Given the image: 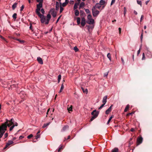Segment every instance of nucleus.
I'll return each instance as SVG.
<instances>
[{
    "instance_id": "37",
    "label": "nucleus",
    "mask_w": 152,
    "mask_h": 152,
    "mask_svg": "<svg viewBox=\"0 0 152 152\" xmlns=\"http://www.w3.org/2000/svg\"><path fill=\"white\" fill-rule=\"evenodd\" d=\"M88 20L92 18L91 15L90 14H89L87 17Z\"/></svg>"
},
{
    "instance_id": "28",
    "label": "nucleus",
    "mask_w": 152,
    "mask_h": 152,
    "mask_svg": "<svg viewBox=\"0 0 152 152\" xmlns=\"http://www.w3.org/2000/svg\"><path fill=\"white\" fill-rule=\"evenodd\" d=\"M17 3H15L12 5V8L13 10H14L15 8L16 7Z\"/></svg>"
},
{
    "instance_id": "4",
    "label": "nucleus",
    "mask_w": 152,
    "mask_h": 152,
    "mask_svg": "<svg viewBox=\"0 0 152 152\" xmlns=\"http://www.w3.org/2000/svg\"><path fill=\"white\" fill-rule=\"evenodd\" d=\"M92 14L94 17H96L99 14V12L96 10L95 7H93L92 9Z\"/></svg>"
},
{
    "instance_id": "35",
    "label": "nucleus",
    "mask_w": 152,
    "mask_h": 152,
    "mask_svg": "<svg viewBox=\"0 0 152 152\" xmlns=\"http://www.w3.org/2000/svg\"><path fill=\"white\" fill-rule=\"evenodd\" d=\"M137 3L140 5L141 6H142V2L141 1H139V0H137Z\"/></svg>"
},
{
    "instance_id": "63",
    "label": "nucleus",
    "mask_w": 152,
    "mask_h": 152,
    "mask_svg": "<svg viewBox=\"0 0 152 152\" xmlns=\"http://www.w3.org/2000/svg\"><path fill=\"white\" fill-rule=\"evenodd\" d=\"M61 148H62V146H61L58 149V152H59L61 150Z\"/></svg>"
},
{
    "instance_id": "14",
    "label": "nucleus",
    "mask_w": 152,
    "mask_h": 152,
    "mask_svg": "<svg viewBox=\"0 0 152 152\" xmlns=\"http://www.w3.org/2000/svg\"><path fill=\"white\" fill-rule=\"evenodd\" d=\"M113 105H112L106 111L105 113L106 114H108L112 110V107Z\"/></svg>"
},
{
    "instance_id": "41",
    "label": "nucleus",
    "mask_w": 152,
    "mask_h": 152,
    "mask_svg": "<svg viewBox=\"0 0 152 152\" xmlns=\"http://www.w3.org/2000/svg\"><path fill=\"white\" fill-rule=\"evenodd\" d=\"M37 2H39V3L42 4L43 0H37Z\"/></svg>"
},
{
    "instance_id": "36",
    "label": "nucleus",
    "mask_w": 152,
    "mask_h": 152,
    "mask_svg": "<svg viewBox=\"0 0 152 152\" xmlns=\"http://www.w3.org/2000/svg\"><path fill=\"white\" fill-rule=\"evenodd\" d=\"M64 10L63 8L61 6V5L60 6V12L61 13Z\"/></svg>"
},
{
    "instance_id": "52",
    "label": "nucleus",
    "mask_w": 152,
    "mask_h": 152,
    "mask_svg": "<svg viewBox=\"0 0 152 152\" xmlns=\"http://www.w3.org/2000/svg\"><path fill=\"white\" fill-rule=\"evenodd\" d=\"M115 2V0H112L111 3V5L113 4Z\"/></svg>"
},
{
    "instance_id": "43",
    "label": "nucleus",
    "mask_w": 152,
    "mask_h": 152,
    "mask_svg": "<svg viewBox=\"0 0 152 152\" xmlns=\"http://www.w3.org/2000/svg\"><path fill=\"white\" fill-rule=\"evenodd\" d=\"M67 109L69 111H72V106H71L69 107H68Z\"/></svg>"
},
{
    "instance_id": "39",
    "label": "nucleus",
    "mask_w": 152,
    "mask_h": 152,
    "mask_svg": "<svg viewBox=\"0 0 152 152\" xmlns=\"http://www.w3.org/2000/svg\"><path fill=\"white\" fill-rule=\"evenodd\" d=\"M15 126V125H14V124H13V125L12 126H11L10 127V131H12L13 129L14 128V127Z\"/></svg>"
},
{
    "instance_id": "18",
    "label": "nucleus",
    "mask_w": 152,
    "mask_h": 152,
    "mask_svg": "<svg viewBox=\"0 0 152 152\" xmlns=\"http://www.w3.org/2000/svg\"><path fill=\"white\" fill-rule=\"evenodd\" d=\"M106 3L105 1L104 0H100L99 2V4H100V5L102 6V5H104V4Z\"/></svg>"
},
{
    "instance_id": "55",
    "label": "nucleus",
    "mask_w": 152,
    "mask_h": 152,
    "mask_svg": "<svg viewBox=\"0 0 152 152\" xmlns=\"http://www.w3.org/2000/svg\"><path fill=\"white\" fill-rule=\"evenodd\" d=\"M24 8V6L23 5H22L21 7V9L20 10L21 11H22L23 10Z\"/></svg>"
},
{
    "instance_id": "27",
    "label": "nucleus",
    "mask_w": 152,
    "mask_h": 152,
    "mask_svg": "<svg viewBox=\"0 0 152 152\" xmlns=\"http://www.w3.org/2000/svg\"><path fill=\"white\" fill-rule=\"evenodd\" d=\"M79 3H75L74 6V10L76 9L77 8V6L79 5Z\"/></svg>"
},
{
    "instance_id": "29",
    "label": "nucleus",
    "mask_w": 152,
    "mask_h": 152,
    "mask_svg": "<svg viewBox=\"0 0 152 152\" xmlns=\"http://www.w3.org/2000/svg\"><path fill=\"white\" fill-rule=\"evenodd\" d=\"M81 89L84 93H86V94H87L88 93V91L87 89L86 88L85 89H84L83 87H81Z\"/></svg>"
},
{
    "instance_id": "20",
    "label": "nucleus",
    "mask_w": 152,
    "mask_h": 152,
    "mask_svg": "<svg viewBox=\"0 0 152 152\" xmlns=\"http://www.w3.org/2000/svg\"><path fill=\"white\" fill-rule=\"evenodd\" d=\"M59 6V3L57 1L56 2V10H58Z\"/></svg>"
},
{
    "instance_id": "19",
    "label": "nucleus",
    "mask_w": 152,
    "mask_h": 152,
    "mask_svg": "<svg viewBox=\"0 0 152 152\" xmlns=\"http://www.w3.org/2000/svg\"><path fill=\"white\" fill-rule=\"evenodd\" d=\"M101 6L100 5V4H99V3H97L95 6L94 7H95V8H97L99 9H100V8L101 7Z\"/></svg>"
},
{
    "instance_id": "57",
    "label": "nucleus",
    "mask_w": 152,
    "mask_h": 152,
    "mask_svg": "<svg viewBox=\"0 0 152 152\" xmlns=\"http://www.w3.org/2000/svg\"><path fill=\"white\" fill-rule=\"evenodd\" d=\"M143 17H144V16L143 15H142L141 16L140 19V21L141 22H142Z\"/></svg>"
},
{
    "instance_id": "2",
    "label": "nucleus",
    "mask_w": 152,
    "mask_h": 152,
    "mask_svg": "<svg viewBox=\"0 0 152 152\" xmlns=\"http://www.w3.org/2000/svg\"><path fill=\"white\" fill-rule=\"evenodd\" d=\"M99 114V112L96 111V110H94L91 113V114L93 115L91 118L90 121H92L94 119L96 118L98 116Z\"/></svg>"
},
{
    "instance_id": "11",
    "label": "nucleus",
    "mask_w": 152,
    "mask_h": 152,
    "mask_svg": "<svg viewBox=\"0 0 152 152\" xmlns=\"http://www.w3.org/2000/svg\"><path fill=\"white\" fill-rule=\"evenodd\" d=\"M81 25L82 26H84L86 24V20L84 18H82L81 19Z\"/></svg>"
},
{
    "instance_id": "25",
    "label": "nucleus",
    "mask_w": 152,
    "mask_h": 152,
    "mask_svg": "<svg viewBox=\"0 0 152 152\" xmlns=\"http://www.w3.org/2000/svg\"><path fill=\"white\" fill-rule=\"evenodd\" d=\"M129 104H127L126 107L124 110V112H126L127 111L128 109H129Z\"/></svg>"
},
{
    "instance_id": "59",
    "label": "nucleus",
    "mask_w": 152,
    "mask_h": 152,
    "mask_svg": "<svg viewBox=\"0 0 152 152\" xmlns=\"http://www.w3.org/2000/svg\"><path fill=\"white\" fill-rule=\"evenodd\" d=\"M13 86L14 87H16V86L15 84H14L10 85V87L12 88L13 87Z\"/></svg>"
},
{
    "instance_id": "13",
    "label": "nucleus",
    "mask_w": 152,
    "mask_h": 152,
    "mask_svg": "<svg viewBox=\"0 0 152 152\" xmlns=\"http://www.w3.org/2000/svg\"><path fill=\"white\" fill-rule=\"evenodd\" d=\"M25 92L23 91H22L20 94V96L22 99H24L26 96V95L24 94Z\"/></svg>"
},
{
    "instance_id": "23",
    "label": "nucleus",
    "mask_w": 152,
    "mask_h": 152,
    "mask_svg": "<svg viewBox=\"0 0 152 152\" xmlns=\"http://www.w3.org/2000/svg\"><path fill=\"white\" fill-rule=\"evenodd\" d=\"M80 18L79 17H77V22L78 25H79L80 23Z\"/></svg>"
},
{
    "instance_id": "34",
    "label": "nucleus",
    "mask_w": 152,
    "mask_h": 152,
    "mask_svg": "<svg viewBox=\"0 0 152 152\" xmlns=\"http://www.w3.org/2000/svg\"><path fill=\"white\" fill-rule=\"evenodd\" d=\"M16 16H17V14H16V13H14L13 14V15L12 17L14 19H15L17 18Z\"/></svg>"
},
{
    "instance_id": "40",
    "label": "nucleus",
    "mask_w": 152,
    "mask_h": 152,
    "mask_svg": "<svg viewBox=\"0 0 152 152\" xmlns=\"http://www.w3.org/2000/svg\"><path fill=\"white\" fill-rule=\"evenodd\" d=\"M74 50H75V52H77V51H78V49L76 46L74 47Z\"/></svg>"
},
{
    "instance_id": "46",
    "label": "nucleus",
    "mask_w": 152,
    "mask_h": 152,
    "mask_svg": "<svg viewBox=\"0 0 152 152\" xmlns=\"http://www.w3.org/2000/svg\"><path fill=\"white\" fill-rule=\"evenodd\" d=\"M105 104H104V103H103V104H102L98 108V109L99 110H100V109H102L104 106V105Z\"/></svg>"
},
{
    "instance_id": "22",
    "label": "nucleus",
    "mask_w": 152,
    "mask_h": 152,
    "mask_svg": "<svg viewBox=\"0 0 152 152\" xmlns=\"http://www.w3.org/2000/svg\"><path fill=\"white\" fill-rule=\"evenodd\" d=\"M79 14V12L78 10H75V15L76 16H78Z\"/></svg>"
},
{
    "instance_id": "32",
    "label": "nucleus",
    "mask_w": 152,
    "mask_h": 152,
    "mask_svg": "<svg viewBox=\"0 0 152 152\" xmlns=\"http://www.w3.org/2000/svg\"><path fill=\"white\" fill-rule=\"evenodd\" d=\"M112 152H118V149L117 148H115L112 150Z\"/></svg>"
},
{
    "instance_id": "7",
    "label": "nucleus",
    "mask_w": 152,
    "mask_h": 152,
    "mask_svg": "<svg viewBox=\"0 0 152 152\" xmlns=\"http://www.w3.org/2000/svg\"><path fill=\"white\" fill-rule=\"evenodd\" d=\"M142 138L140 137L137 138V142L138 145L141 144L142 141Z\"/></svg>"
},
{
    "instance_id": "45",
    "label": "nucleus",
    "mask_w": 152,
    "mask_h": 152,
    "mask_svg": "<svg viewBox=\"0 0 152 152\" xmlns=\"http://www.w3.org/2000/svg\"><path fill=\"white\" fill-rule=\"evenodd\" d=\"M85 11L88 14V13H89L90 12V11L89 10V9H85Z\"/></svg>"
},
{
    "instance_id": "16",
    "label": "nucleus",
    "mask_w": 152,
    "mask_h": 152,
    "mask_svg": "<svg viewBox=\"0 0 152 152\" xmlns=\"http://www.w3.org/2000/svg\"><path fill=\"white\" fill-rule=\"evenodd\" d=\"M69 128V126L67 125H66L64 126L63 128L61 130V131L62 132H64L67 129H68Z\"/></svg>"
},
{
    "instance_id": "51",
    "label": "nucleus",
    "mask_w": 152,
    "mask_h": 152,
    "mask_svg": "<svg viewBox=\"0 0 152 152\" xmlns=\"http://www.w3.org/2000/svg\"><path fill=\"white\" fill-rule=\"evenodd\" d=\"M41 10V12L43 14H44V13H45V11L43 9V8H42Z\"/></svg>"
},
{
    "instance_id": "5",
    "label": "nucleus",
    "mask_w": 152,
    "mask_h": 152,
    "mask_svg": "<svg viewBox=\"0 0 152 152\" xmlns=\"http://www.w3.org/2000/svg\"><path fill=\"white\" fill-rule=\"evenodd\" d=\"M42 7V4L39 3L37 5V8L36 10V13L38 15L39 13H40L39 11L40 10V9Z\"/></svg>"
},
{
    "instance_id": "61",
    "label": "nucleus",
    "mask_w": 152,
    "mask_h": 152,
    "mask_svg": "<svg viewBox=\"0 0 152 152\" xmlns=\"http://www.w3.org/2000/svg\"><path fill=\"white\" fill-rule=\"evenodd\" d=\"M1 38L3 39V40H4L6 42H7L6 41V40L5 39V38H4L3 37H2V36H1Z\"/></svg>"
},
{
    "instance_id": "38",
    "label": "nucleus",
    "mask_w": 152,
    "mask_h": 152,
    "mask_svg": "<svg viewBox=\"0 0 152 152\" xmlns=\"http://www.w3.org/2000/svg\"><path fill=\"white\" fill-rule=\"evenodd\" d=\"M49 125V123H47L46 124H44L43 126H42V128H45L47 126H48Z\"/></svg>"
},
{
    "instance_id": "62",
    "label": "nucleus",
    "mask_w": 152,
    "mask_h": 152,
    "mask_svg": "<svg viewBox=\"0 0 152 152\" xmlns=\"http://www.w3.org/2000/svg\"><path fill=\"white\" fill-rule=\"evenodd\" d=\"M24 137L22 136H20L19 137V139H21L23 138Z\"/></svg>"
},
{
    "instance_id": "48",
    "label": "nucleus",
    "mask_w": 152,
    "mask_h": 152,
    "mask_svg": "<svg viewBox=\"0 0 152 152\" xmlns=\"http://www.w3.org/2000/svg\"><path fill=\"white\" fill-rule=\"evenodd\" d=\"M33 136V135L32 134H30L29 135H28L27 136V138L28 139H30Z\"/></svg>"
},
{
    "instance_id": "6",
    "label": "nucleus",
    "mask_w": 152,
    "mask_h": 152,
    "mask_svg": "<svg viewBox=\"0 0 152 152\" xmlns=\"http://www.w3.org/2000/svg\"><path fill=\"white\" fill-rule=\"evenodd\" d=\"M50 12L53 18H55L56 17V13L54 9H51Z\"/></svg>"
},
{
    "instance_id": "50",
    "label": "nucleus",
    "mask_w": 152,
    "mask_h": 152,
    "mask_svg": "<svg viewBox=\"0 0 152 152\" xmlns=\"http://www.w3.org/2000/svg\"><path fill=\"white\" fill-rule=\"evenodd\" d=\"M142 38H143V33H142L141 34V36H140V40H141V42H142Z\"/></svg>"
},
{
    "instance_id": "3",
    "label": "nucleus",
    "mask_w": 152,
    "mask_h": 152,
    "mask_svg": "<svg viewBox=\"0 0 152 152\" xmlns=\"http://www.w3.org/2000/svg\"><path fill=\"white\" fill-rule=\"evenodd\" d=\"M7 126L10 127V125L8 124V121L3 124L1 126H0V132L5 128H7Z\"/></svg>"
},
{
    "instance_id": "12",
    "label": "nucleus",
    "mask_w": 152,
    "mask_h": 152,
    "mask_svg": "<svg viewBox=\"0 0 152 152\" xmlns=\"http://www.w3.org/2000/svg\"><path fill=\"white\" fill-rule=\"evenodd\" d=\"M8 121V124L10 125V126L14 124V121L13 118H12L9 121L6 119V121Z\"/></svg>"
},
{
    "instance_id": "1",
    "label": "nucleus",
    "mask_w": 152,
    "mask_h": 152,
    "mask_svg": "<svg viewBox=\"0 0 152 152\" xmlns=\"http://www.w3.org/2000/svg\"><path fill=\"white\" fill-rule=\"evenodd\" d=\"M41 18V21L42 23H45L46 24H48L49 23V21L51 18V15L50 14H48L46 18L42 15L41 13H39L37 15Z\"/></svg>"
},
{
    "instance_id": "49",
    "label": "nucleus",
    "mask_w": 152,
    "mask_h": 152,
    "mask_svg": "<svg viewBox=\"0 0 152 152\" xmlns=\"http://www.w3.org/2000/svg\"><path fill=\"white\" fill-rule=\"evenodd\" d=\"M37 135L36 136V139H37L38 138H40V135L39 134H36Z\"/></svg>"
},
{
    "instance_id": "44",
    "label": "nucleus",
    "mask_w": 152,
    "mask_h": 152,
    "mask_svg": "<svg viewBox=\"0 0 152 152\" xmlns=\"http://www.w3.org/2000/svg\"><path fill=\"white\" fill-rule=\"evenodd\" d=\"M13 143V142L12 140H10L8 141L7 143H8V144L10 145L12 144Z\"/></svg>"
},
{
    "instance_id": "21",
    "label": "nucleus",
    "mask_w": 152,
    "mask_h": 152,
    "mask_svg": "<svg viewBox=\"0 0 152 152\" xmlns=\"http://www.w3.org/2000/svg\"><path fill=\"white\" fill-rule=\"evenodd\" d=\"M64 85L63 84V83L62 84H61L59 93H61L62 91H63V89L64 88Z\"/></svg>"
},
{
    "instance_id": "54",
    "label": "nucleus",
    "mask_w": 152,
    "mask_h": 152,
    "mask_svg": "<svg viewBox=\"0 0 152 152\" xmlns=\"http://www.w3.org/2000/svg\"><path fill=\"white\" fill-rule=\"evenodd\" d=\"M145 59V56L144 53H143L142 54V60H144Z\"/></svg>"
},
{
    "instance_id": "60",
    "label": "nucleus",
    "mask_w": 152,
    "mask_h": 152,
    "mask_svg": "<svg viewBox=\"0 0 152 152\" xmlns=\"http://www.w3.org/2000/svg\"><path fill=\"white\" fill-rule=\"evenodd\" d=\"M121 61H122V63L123 64H124V61L123 59V58H121Z\"/></svg>"
},
{
    "instance_id": "8",
    "label": "nucleus",
    "mask_w": 152,
    "mask_h": 152,
    "mask_svg": "<svg viewBox=\"0 0 152 152\" xmlns=\"http://www.w3.org/2000/svg\"><path fill=\"white\" fill-rule=\"evenodd\" d=\"M94 20L93 18L87 20V23L89 24H93L94 23Z\"/></svg>"
},
{
    "instance_id": "56",
    "label": "nucleus",
    "mask_w": 152,
    "mask_h": 152,
    "mask_svg": "<svg viewBox=\"0 0 152 152\" xmlns=\"http://www.w3.org/2000/svg\"><path fill=\"white\" fill-rule=\"evenodd\" d=\"M108 72L107 73H105L104 74V77H107L108 75Z\"/></svg>"
},
{
    "instance_id": "47",
    "label": "nucleus",
    "mask_w": 152,
    "mask_h": 152,
    "mask_svg": "<svg viewBox=\"0 0 152 152\" xmlns=\"http://www.w3.org/2000/svg\"><path fill=\"white\" fill-rule=\"evenodd\" d=\"M30 27H29V28L30 29H31V30H32V31H33V29L32 28V24L31 23H30Z\"/></svg>"
},
{
    "instance_id": "30",
    "label": "nucleus",
    "mask_w": 152,
    "mask_h": 152,
    "mask_svg": "<svg viewBox=\"0 0 152 152\" xmlns=\"http://www.w3.org/2000/svg\"><path fill=\"white\" fill-rule=\"evenodd\" d=\"M107 58L109 59L110 61H111V55H110V53H109L107 54Z\"/></svg>"
},
{
    "instance_id": "15",
    "label": "nucleus",
    "mask_w": 152,
    "mask_h": 152,
    "mask_svg": "<svg viewBox=\"0 0 152 152\" xmlns=\"http://www.w3.org/2000/svg\"><path fill=\"white\" fill-rule=\"evenodd\" d=\"M37 60L38 62L40 64H42L43 62L42 59L40 57H38L37 58Z\"/></svg>"
},
{
    "instance_id": "24",
    "label": "nucleus",
    "mask_w": 152,
    "mask_h": 152,
    "mask_svg": "<svg viewBox=\"0 0 152 152\" xmlns=\"http://www.w3.org/2000/svg\"><path fill=\"white\" fill-rule=\"evenodd\" d=\"M84 5H85L84 3L83 2H82L80 4L79 9H80V8L83 7H84Z\"/></svg>"
},
{
    "instance_id": "10",
    "label": "nucleus",
    "mask_w": 152,
    "mask_h": 152,
    "mask_svg": "<svg viewBox=\"0 0 152 152\" xmlns=\"http://www.w3.org/2000/svg\"><path fill=\"white\" fill-rule=\"evenodd\" d=\"M7 128H5L4 129L2 130V131L0 132V139L2 137L4 133L7 130Z\"/></svg>"
},
{
    "instance_id": "33",
    "label": "nucleus",
    "mask_w": 152,
    "mask_h": 152,
    "mask_svg": "<svg viewBox=\"0 0 152 152\" xmlns=\"http://www.w3.org/2000/svg\"><path fill=\"white\" fill-rule=\"evenodd\" d=\"M124 16H125V15L126 13V7H124Z\"/></svg>"
},
{
    "instance_id": "42",
    "label": "nucleus",
    "mask_w": 152,
    "mask_h": 152,
    "mask_svg": "<svg viewBox=\"0 0 152 152\" xmlns=\"http://www.w3.org/2000/svg\"><path fill=\"white\" fill-rule=\"evenodd\" d=\"M141 47H142V45L140 46L139 49L137 51V56H138L139 54L140 53V49H141Z\"/></svg>"
},
{
    "instance_id": "53",
    "label": "nucleus",
    "mask_w": 152,
    "mask_h": 152,
    "mask_svg": "<svg viewBox=\"0 0 152 152\" xmlns=\"http://www.w3.org/2000/svg\"><path fill=\"white\" fill-rule=\"evenodd\" d=\"M67 4L66 3L64 2L62 3V5L63 7H64Z\"/></svg>"
},
{
    "instance_id": "26",
    "label": "nucleus",
    "mask_w": 152,
    "mask_h": 152,
    "mask_svg": "<svg viewBox=\"0 0 152 152\" xmlns=\"http://www.w3.org/2000/svg\"><path fill=\"white\" fill-rule=\"evenodd\" d=\"M113 115H112L109 118V120H108V121L107 123V124H108L111 120V119L113 118Z\"/></svg>"
},
{
    "instance_id": "17",
    "label": "nucleus",
    "mask_w": 152,
    "mask_h": 152,
    "mask_svg": "<svg viewBox=\"0 0 152 152\" xmlns=\"http://www.w3.org/2000/svg\"><path fill=\"white\" fill-rule=\"evenodd\" d=\"M107 96H105L103 98L102 100V102L103 103L105 104L107 102Z\"/></svg>"
},
{
    "instance_id": "31",
    "label": "nucleus",
    "mask_w": 152,
    "mask_h": 152,
    "mask_svg": "<svg viewBox=\"0 0 152 152\" xmlns=\"http://www.w3.org/2000/svg\"><path fill=\"white\" fill-rule=\"evenodd\" d=\"M61 75L60 74L58 75V83H59V82L60 81V80L61 79Z\"/></svg>"
},
{
    "instance_id": "58",
    "label": "nucleus",
    "mask_w": 152,
    "mask_h": 152,
    "mask_svg": "<svg viewBox=\"0 0 152 152\" xmlns=\"http://www.w3.org/2000/svg\"><path fill=\"white\" fill-rule=\"evenodd\" d=\"M10 145L8 144V143H7L5 147L4 148V149H5L7 148Z\"/></svg>"
},
{
    "instance_id": "64",
    "label": "nucleus",
    "mask_w": 152,
    "mask_h": 152,
    "mask_svg": "<svg viewBox=\"0 0 152 152\" xmlns=\"http://www.w3.org/2000/svg\"><path fill=\"white\" fill-rule=\"evenodd\" d=\"M134 13L136 15H137V12L136 11H135V10L134 11Z\"/></svg>"
},
{
    "instance_id": "9",
    "label": "nucleus",
    "mask_w": 152,
    "mask_h": 152,
    "mask_svg": "<svg viewBox=\"0 0 152 152\" xmlns=\"http://www.w3.org/2000/svg\"><path fill=\"white\" fill-rule=\"evenodd\" d=\"M7 128H5L4 129L2 130V131L0 132V139L2 137L4 133L7 130Z\"/></svg>"
}]
</instances>
